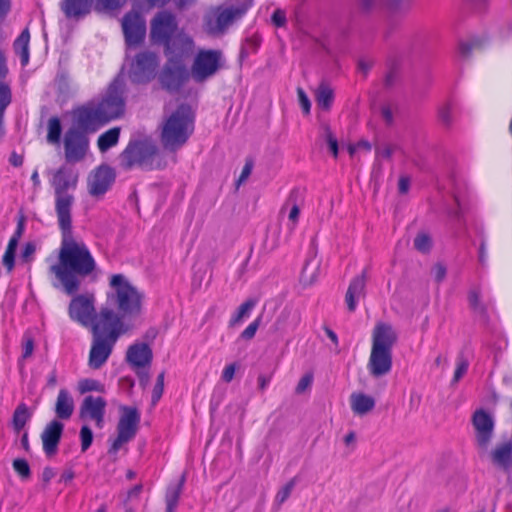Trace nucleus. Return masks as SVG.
Instances as JSON below:
<instances>
[{"instance_id":"nucleus-1","label":"nucleus","mask_w":512,"mask_h":512,"mask_svg":"<svg viewBox=\"0 0 512 512\" xmlns=\"http://www.w3.org/2000/svg\"><path fill=\"white\" fill-rule=\"evenodd\" d=\"M61 230V245L58 262L51 267L58 284L67 295H75L82 280L96 269V262L87 245L72 234V220L58 222Z\"/></svg>"},{"instance_id":"nucleus-2","label":"nucleus","mask_w":512,"mask_h":512,"mask_svg":"<svg viewBox=\"0 0 512 512\" xmlns=\"http://www.w3.org/2000/svg\"><path fill=\"white\" fill-rule=\"evenodd\" d=\"M195 110L180 98H171L164 104L161 121L157 127L164 151L175 154L184 147L195 130Z\"/></svg>"},{"instance_id":"nucleus-3","label":"nucleus","mask_w":512,"mask_h":512,"mask_svg":"<svg viewBox=\"0 0 512 512\" xmlns=\"http://www.w3.org/2000/svg\"><path fill=\"white\" fill-rule=\"evenodd\" d=\"M144 294L131 284L123 274H113L109 280V290L106 293V306L98 315L108 313L118 319L121 329L128 330L126 319L138 317L142 311Z\"/></svg>"},{"instance_id":"nucleus-4","label":"nucleus","mask_w":512,"mask_h":512,"mask_svg":"<svg viewBox=\"0 0 512 512\" xmlns=\"http://www.w3.org/2000/svg\"><path fill=\"white\" fill-rule=\"evenodd\" d=\"M119 163L124 170L139 167L142 170L152 171L164 169L167 166L164 155L155 140L142 132H135L131 136L127 146L119 155Z\"/></svg>"},{"instance_id":"nucleus-5","label":"nucleus","mask_w":512,"mask_h":512,"mask_svg":"<svg viewBox=\"0 0 512 512\" xmlns=\"http://www.w3.org/2000/svg\"><path fill=\"white\" fill-rule=\"evenodd\" d=\"M91 332L93 339L88 365L92 369H100L110 357L116 341L126 332V329H121L118 319L104 313L96 316Z\"/></svg>"},{"instance_id":"nucleus-6","label":"nucleus","mask_w":512,"mask_h":512,"mask_svg":"<svg viewBox=\"0 0 512 512\" xmlns=\"http://www.w3.org/2000/svg\"><path fill=\"white\" fill-rule=\"evenodd\" d=\"M125 98H102L98 104H87L74 110V122L80 131L94 133L125 112Z\"/></svg>"},{"instance_id":"nucleus-7","label":"nucleus","mask_w":512,"mask_h":512,"mask_svg":"<svg viewBox=\"0 0 512 512\" xmlns=\"http://www.w3.org/2000/svg\"><path fill=\"white\" fill-rule=\"evenodd\" d=\"M397 340L393 328L386 323H378L372 333V349L367 368L375 377L388 374L392 369V348Z\"/></svg>"},{"instance_id":"nucleus-8","label":"nucleus","mask_w":512,"mask_h":512,"mask_svg":"<svg viewBox=\"0 0 512 512\" xmlns=\"http://www.w3.org/2000/svg\"><path fill=\"white\" fill-rule=\"evenodd\" d=\"M78 179V172L68 166H61L53 174L51 185L55 193V211L58 222L72 220L71 209L75 200L72 192L77 187Z\"/></svg>"},{"instance_id":"nucleus-9","label":"nucleus","mask_w":512,"mask_h":512,"mask_svg":"<svg viewBox=\"0 0 512 512\" xmlns=\"http://www.w3.org/2000/svg\"><path fill=\"white\" fill-rule=\"evenodd\" d=\"M253 0H229L217 8L214 17L206 20L207 30L211 34L224 33L235 21L241 19L252 6Z\"/></svg>"},{"instance_id":"nucleus-10","label":"nucleus","mask_w":512,"mask_h":512,"mask_svg":"<svg viewBox=\"0 0 512 512\" xmlns=\"http://www.w3.org/2000/svg\"><path fill=\"white\" fill-rule=\"evenodd\" d=\"M190 77L191 71L188 70L182 59L168 58L158 75V80L168 93H176L188 82Z\"/></svg>"},{"instance_id":"nucleus-11","label":"nucleus","mask_w":512,"mask_h":512,"mask_svg":"<svg viewBox=\"0 0 512 512\" xmlns=\"http://www.w3.org/2000/svg\"><path fill=\"white\" fill-rule=\"evenodd\" d=\"M224 66L220 50H200L191 67V77L198 83L214 76Z\"/></svg>"},{"instance_id":"nucleus-12","label":"nucleus","mask_w":512,"mask_h":512,"mask_svg":"<svg viewBox=\"0 0 512 512\" xmlns=\"http://www.w3.org/2000/svg\"><path fill=\"white\" fill-rule=\"evenodd\" d=\"M120 410L117 437L110 447V453H116L123 444L131 441L136 436L140 423V413L136 407L121 406Z\"/></svg>"},{"instance_id":"nucleus-13","label":"nucleus","mask_w":512,"mask_h":512,"mask_svg":"<svg viewBox=\"0 0 512 512\" xmlns=\"http://www.w3.org/2000/svg\"><path fill=\"white\" fill-rule=\"evenodd\" d=\"M158 67V55L151 51H142L132 61L129 77L134 83H148L155 78Z\"/></svg>"},{"instance_id":"nucleus-14","label":"nucleus","mask_w":512,"mask_h":512,"mask_svg":"<svg viewBox=\"0 0 512 512\" xmlns=\"http://www.w3.org/2000/svg\"><path fill=\"white\" fill-rule=\"evenodd\" d=\"M63 145L66 162L78 163L88 152L89 138L83 131L72 127L65 132Z\"/></svg>"},{"instance_id":"nucleus-15","label":"nucleus","mask_w":512,"mask_h":512,"mask_svg":"<svg viewBox=\"0 0 512 512\" xmlns=\"http://www.w3.org/2000/svg\"><path fill=\"white\" fill-rule=\"evenodd\" d=\"M70 318L83 326H93L98 313L95 312V296L86 293L74 296L68 307Z\"/></svg>"},{"instance_id":"nucleus-16","label":"nucleus","mask_w":512,"mask_h":512,"mask_svg":"<svg viewBox=\"0 0 512 512\" xmlns=\"http://www.w3.org/2000/svg\"><path fill=\"white\" fill-rule=\"evenodd\" d=\"M176 17L169 11H160L151 20L150 40L154 44L164 45L177 30Z\"/></svg>"},{"instance_id":"nucleus-17","label":"nucleus","mask_w":512,"mask_h":512,"mask_svg":"<svg viewBox=\"0 0 512 512\" xmlns=\"http://www.w3.org/2000/svg\"><path fill=\"white\" fill-rule=\"evenodd\" d=\"M122 29L128 46L140 45L146 35V21L138 12H128L122 19Z\"/></svg>"},{"instance_id":"nucleus-18","label":"nucleus","mask_w":512,"mask_h":512,"mask_svg":"<svg viewBox=\"0 0 512 512\" xmlns=\"http://www.w3.org/2000/svg\"><path fill=\"white\" fill-rule=\"evenodd\" d=\"M116 174L108 165H100L94 169L88 178V192L91 196L102 197L115 182Z\"/></svg>"},{"instance_id":"nucleus-19","label":"nucleus","mask_w":512,"mask_h":512,"mask_svg":"<svg viewBox=\"0 0 512 512\" xmlns=\"http://www.w3.org/2000/svg\"><path fill=\"white\" fill-rule=\"evenodd\" d=\"M106 405V400L103 397L88 395L83 399L80 405L79 417L84 421H94L98 428H102L104 425Z\"/></svg>"},{"instance_id":"nucleus-20","label":"nucleus","mask_w":512,"mask_h":512,"mask_svg":"<svg viewBox=\"0 0 512 512\" xmlns=\"http://www.w3.org/2000/svg\"><path fill=\"white\" fill-rule=\"evenodd\" d=\"M64 424L57 419L49 422L41 433L43 450L47 457L57 454L58 445L63 434Z\"/></svg>"},{"instance_id":"nucleus-21","label":"nucleus","mask_w":512,"mask_h":512,"mask_svg":"<svg viewBox=\"0 0 512 512\" xmlns=\"http://www.w3.org/2000/svg\"><path fill=\"white\" fill-rule=\"evenodd\" d=\"M472 423L476 430V439L481 447H486L489 443L493 429L494 421L490 414L485 410H476L472 416Z\"/></svg>"},{"instance_id":"nucleus-22","label":"nucleus","mask_w":512,"mask_h":512,"mask_svg":"<svg viewBox=\"0 0 512 512\" xmlns=\"http://www.w3.org/2000/svg\"><path fill=\"white\" fill-rule=\"evenodd\" d=\"M164 52L168 58L182 59L188 57L193 51V40L185 35L178 34L164 44Z\"/></svg>"},{"instance_id":"nucleus-23","label":"nucleus","mask_w":512,"mask_h":512,"mask_svg":"<svg viewBox=\"0 0 512 512\" xmlns=\"http://www.w3.org/2000/svg\"><path fill=\"white\" fill-rule=\"evenodd\" d=\"M366 280V269H364L360 275L355 276L351 280L345 295V303L349 312H354L356 310L358 300L361 297H364Z\"/></svg>"},{"instance_id":"nucleus-24","label":"nucleus","mask_w":512,"mask_h":512,"mask_svg":"<svg viewBox=\"0 0 512 512\" xmlns=\"http://www.w3.org/2000/svg\"><path fill=\"white\" fill-rule=\"evenodd\" d=\"M152 358V350L146 343H134L129 346L126 353L127 362L134 368L150 366Z\"/></svg>"},{"instance_id":"nucleus-25","label":"nucleus","mask_w":512,"mask_h":512,"mask_svg":"<svg viewBox=\"0 0 512 512\" xmlns=\"http://www.w3.org/2000/svg\"><path fill=\"white\" fill-rule=\"evenodd\" d=\"M93 0H63L61 10L68 19L79 20L91 11Z\"/></svg>"},{"instance_id":"nucleus-26","label":"nucleus","mask_w":512,"mask_h":512,"mask_svg":"<svg viewBox=\"0 0 512 512\" xmlns=\"http://www.w3.org/2000/svg\"><path fill=\"white\" fill-rule=\"evenodd\" d=\"M74 411V401L69 391L66 389H61L58 393L56 404H55V413L59 419L67 420L69 419Z\"/></svg>"},{"instance_id":"nucleus-27","label":"nucleus","mask_w":512,"mask_h":512,"mask_svg":"<svg viewBox=\"0 0 512 512\" xmlns=\"http://www.w3.org/2000/svg\"><path fill=\"white\" fill-rule=\"evenodd\" d=\"M351 409L357 415H365L375 407L372 396L364 393H353L350 397Z\"/></svg>"},{"instance_id":"nucleus-28","label":"nucleus","mask_w":512,"mask_h":512,"mask_svg":"<svg viewBox=\"0 0 512 512\" xmlns=\"http://www.w3.org/2000/svg\"><path fill=\"white\" fill-rule=\"evenodd\" d=\"M468 303L470 309L483 319L488 318V305L481 300V289L478 286L468 291Z\"/></svg>"},{"instance_id":"nucleus-29","label":"nucleus","mask_w":512,"mask_h":512,"mask_svg":"<svg viewBox=\"0 0 512 512\" xmlns=\"http://www.w3.org/2000/svg\"><path fill=\"white\" fill-rule=\"evenodd\" d=\"M29 42L30 32L29 28L26 27L13 44L14 52L20 57V62L23 66L29 63Z\"/></svg>"},{"instance_id":"nucleus-30","label":"nucleus","mask_w":512,"mask_h":512,"mask_svg":"<svg viewBox=\"0 0 512 512\" xmlns=\"http://www.w3.org/2000/svg\"><path fill=\"white\" fill-rule=\"evenodd\" d=\"M121 128L113 127L103 132L97 139V146L100 152H106L116 146L120 139Z\"/></svg>"},{"instance_id":"nucleus-31","label":"nucleus","mask_w":512,"mask_h":512,"mask_svg":"<svg viewBox=\"0 0 512 512\" xmlns=\"http://www.w3.org/2000/svg\"><path fill=\"white\" fill-rule=\"evenodd\" d=\"M185 483V475H182L177 484L170 486L165 495L166 512H175Z\"/></svg>"},{"instance_id":"nucleus-32","label":"nucleus","mask_w":512,"mask_h":512,"mask_svg":"<svg viewBox=\"0 0 512 512\" xmlns=\"http://www.w3.org/2000/svg\"><path fill=\"white\" fill-rule=\"evenodd\" d=\"M493 462L501 467H508L512 461V444L498 446L492 453Z\"/></svg>"},{"instance_id":"nucleus-33","label":"nucleus","mask_w":512,"mask_h":512,"mask_svg":"<svg viewBox=\"0 0 512 512\" xmlns=\"http://www.w3.org/2000/svg\"><path fill=\"white\" fill-rule=\"evenodd\" d=\"M401 81V68L398 63L390 65L383 79V86L387 92L392 91Z\"/></svg>"},{"instance_id":"nucleus-34","label":"nucleus","mask_w":512,"mask_h":512,"mask_svg":"<svg viewBox=\"0 0 512 512\" xmlns=\"http://www.w3.org/2000/svg\"><path fill=\"white\" fill-rule=\"evenodd\" d=\"M257 301L255 299H247L245 302H243L235 312V314L231 317L229 320V326L234 327L237 324L241 323L242 320L246 317H248L251 313V311L256 306Z\"/></svg>"},{"instance_id":"nucleus-35","label":"nucleus","mask_w":512,"mask_h":512,"mask_svg":"<svg viewBox=\"0 0 512 512\" xmlns=\"http://www.w3.org/2000/svg\"><path fill=\"white\" fill-rule=\"evenodd\" d=\"M483 47V41L480 38H471L467 41H461L459 44V53L462 58L468 59L474 50Z\"/></svg>"},{"instance_id":"nucleus-36","label":"nucleus","mask_w":512,"mask_h":512,"mask_svg":"<svg viewBox=\"0 0 512 512\" xmlns=\"http://www.w3.org/2000/svg\"><path fill=\"white\" fill-rule=\"evenodd\" d=\"M61 123L57 117H52L48 122L47 140L49 143L58 144L61 138Z\"/></svg>"},{"instance_id":"nucleus-37","label":"nucleus","mask_w":512,"mask_h":512,"mask_svg":"<svg viewBox=\"0 0 512 512\" xmlns=\"http://www.w3.org/2000/svg\"><path fill=\"white\" fill-rule=\"evenodd\" d=\"M7 73L8 69L6 66V60L3 53L0 52V96L11 95L10 85L7 81H5Z\"/></svg>"},{"instance_id":"nucleus-38","label":"nucleus","mask_w":512,"mask_h":512,"mask_svg":"<svg viewBox=\"0 0 512 512\" xmlns=\"http://www.w3.org/2000/svg\"><path fill=\"white\" fill-rule=\"evenodd\" d=\"M78 390L81 394L91 391L103 392L104 386L98 380L86 378L79 381Z\"/></svg>"},{"instance_id":"nucleus-39","label":"nucleus","mask_w":512,"mask_h":512,"mask_svg":"<svg viewBox=\"0 0 512 512\" xmlns=\"http://www.w3.org/2000/svg\"><path fill=\"white\" fill-rule=\"evenodd\" d=\"M127 0H96V10L113 11L123 7Z\"/></svg>"},{"instance_id":"nucleus-40","label":"nucleus","mask_w":512,"mask_h":512,"mask_svg":"<svg viewBox=\"0 0 512 512\" xmlns=\"http://www.w3.org/2000/svg\"><path fill=\"white\" fill-rule=\"evenodd\" d=\"M125 91V79L118 75L109 85L106 96H121Z\"/></svg>"},{"instance_id":"nucleus-41","label":"nucleus","mask_w":512,"mask_h":512,"mask_svg":"<svg viewBox=\"0 0 512 512\" xmlns=\"http://www.w3.org/2000/svg\"><path fill=\"white\" fill-rule=\"evenodd\" d=\"M296 485V478H292L289 482L285 484L276 494L275 501L281 505L283 504L290 496L292 490Z\"/></svg>"},{"instance_id":"nucleus-42","label":"nucleus","mask_w":512,"mask_h":512,"mask_svg":"<svg viewBox=\"0 0 512 512\" xmlns=\"http://www.w3.org/2000/svg\"><path fill=\"white\" fill-rule=\"evenodd\" d=\"M164 378H165V372L162 371L156 379V383L152 390V398L151 402L153 405L157 404L158 401L161 399L164 391Z\"/></svg>"},{"instance_id":"nucleus-43","label":"nucleus","mask_w":512,"mask_h":512,"mask_svg":"<svg viewBox=\"0 0 512 512\" xmlns=\"http://www.w3.org/2000/svg\"><path fill=\"white\" fill-rule=\"evenodd\" d=\"M55 83L59 94L64 95L75 92V90L71 87L68 75L65 73L59 74L55 80Z\"/></svg>"},{"instance_id":"nucleus-44","label":"nucleus","mask_w":512,"mask_h":512,"mask_svg":"<svg viewBox=\"0 0 512 512\" xmlns=\"http://www.w3.org/2000/svg\"><path fill=\"white\" fill-rule=\"evenodd\" d=\"M28 419V412H27V409L26 407L24 406H19L16 411L14 412V416H13V424H14V427L17 431H20L26 421Z\"/></svg>"},{"instance_id":"nucleus-45","label":"nucleus","mask_w":512,"mask_h":512,"mask_svg":"<svg viewBox=\"0 0 512 512\" xmlns=\"http://www.w3.org/2000/svg\"><path fill=\"white\" fill-rule=\"evenodd\" d=\"M299 196V190L298 189H293L290 194H289V197L287 199V203H292V208L289 212V219L293 222H296L298 217H299V213H300V209L297 205V198Z\"/></svg>"},{"instance_id":"nucleus-46","label":"nucleus","mask_w":512,"mask_h":512,"mask_svg":"<svg viewBox=\"0 0 512 512\" xmlns=\"http://www.w3.org/2000/svg\"><path fill=\"white\" fill-rule=\"evenodd\" d=\"M469 363L463 355L457 357V365L452 379L453 383H457L467 372Z\"/></svg>"},{"instance_id":"nucleus-47","label":"nucleus","mask_w":512,"mask_h":512,"mask_svg":"<svg viewBox=\"0 0 512 512\" xmlns=\"http://www.w3.org/2000/svg\"><path fill=\"white\" fill-rule=\"evenodd\" d=\"M325 140L334 158L338 157V140L328 125L324 126Z\"/></svg>"},{"instance_id":"nucleus-48","label":"nucleus","mask_w":512,"mask_h":512,"mask_svg":"<svg viewBox=\"0 0 512 512\" xmlns=\"http://www.w3.org/2000/svg\"><path fill=\"white\" fill-rule=\"evenodd\" d=\"M431 238L425 234H418L416 238L414 239V247L422 253H426L431 248Z\"/></svg>"},{"instance_id":"nucleus-49","label":"nucleus","mask_w":512,"mask_h":512,"mask_svg":"<svg viewBox=\"0 0 512 512\" xmlns=\"http://www.w3.org/2000/svg\"><path fill=\"white\" fill-rule=\"evenodd\" d=\"M379 6V0H357V7L361 14L369 15Z\"/></svg>"},{"instance_id":"nucleus-50","label":"nucleus","mask_w":512,"mask_h":512,"mask_svg":"<svg viewBox=\"0 0 512 512\" xmlns=\"http://www.w3.org/2000/svg\"><path fill=\"white\" fill-rule=\"evenodd\" d=\"M80 439H81V450L85 452L93 442V432L87 426L83 425L80 430Z\"/></svg>"},{"instance_id":"nucleus-51","label":"nucleus","mask_w":512,"mask_h":512,"mask_svg":"<svg viewBox=\"0 0 512 512\" xmlns=\"http://www.w3.org/2000/svg\"><path fill=\"white\" fill-rule=\"evenodd\" d=\"M13 468L24 479L29 478L30 476V466L25 459H15L13 461Z\"/></svg>"},{"instance_id":"nucleus-52","label":"nucleus","mask_w":512,"mask_h":512,"mask_svg":"<svg viewBox=\"0 0 512 512\" xmlns=\"http://www.w3.org/2000/svg\"><path fill=\"white\" fill-rule=\"evenodd\" d=\"M261 324V316H258L253 322H251L241 333L240 337L244 340H251L254 338L259 326Z\"/></svg>"},{"instance_id":"nucleus-53","label":"nucleus","mask_w":512,"mask_h":512,"mask_svg":"<svg viewBox=\"0 0 512 512\" xmlns=\"http://www.w3.org/2000/svg\"><path fill=\"white\" fill-rule=\"evenodd\" d=\"M253 166H254L253 160L251 158H247L245 161V164L243 166L242 172L237 180L238 186L247 180V178L250 176V174L252 172Z\"/></svg>"},{"instance_id":"nucleus-54","label":"nucleus","mask_w":512,"mask_h":512,"mask_svg":"<svg viewBox=\"0 0 512 512\" xmlns=\"http://www.w3.org/2000/svg\"><path fill=\"white\" fill-rule=\"evenodd\" d=\"M432 274L437 283H441L447 274L446 266L442 263H436L432 268Z\"/></svg>"},{"instance_id":"nucleus-55","label":"nucleus","mask_w":512,"mask_h":512,"mask_svg":"<svg viewBox=\"0 0 512 512\" xmlns=\"http://www.w3.org/2000/svg\"><path fill=\"white\" fill-rule=\"evenodd\" d=\"M439 118L445 125L451 124L452 108L450 104H445L439 109Z\"/></svg>"},{"instance_id":"nucleus-56","label":"nucleus","mask_w":512,"mask_h":512,"mask_svg":"<svg viewBox=\"0 0 512 512\" xmlns=\"http://www.w3.org/2000/svg\"><path fill=\"white\" fill-rule=\"evenodd\" d=\"M333 94H334V89L332 88L330 83H328L326 81H322L318 85L317 89L315 90V96L326 97V96H333Z\"/></svg>"},{"instance_id":"nucleus-57","label":"nucleus","mask_w":512,"mask_h":512,"mask_svg":"<svg viewBox=\"0 0 512 512\" xmlns=\"http://www.w3.org/2000/svg\"><path fill=\"white\" fill-rule=\"evenodd\" d=\"M271 19L276 27H283L286 24V14L281 9H276L272 14Z\"/></svg>"},{"instance_id":"nucleus-58","label":"nucleus","mask_w":512,"mask_h":512,"mask_svg":"<svg viewBox=\"0 0 512 512\" xmlns=\"http://www.w3.org/2000/svg\"><path fill=\"white\" fill-rule=\"evenodd\" d=\"M2 262L7 271L11 272L15 264V252L6 250Z\"/></svg>"},{"instance_id":"nucleus-59","label":"nucleus","mask_w":512,"mask_h":512,"mask_svg":"<svg viewBox=\"0 0 512 512\" xmlns=\"http://www.w3.org/2000/svg\"><path fill=\"white\" fill-rule=\"evenodd\" d=\"M11 98H0V139L4 136L3 116Z\"/></svg>"},{"instance_id":"nucleus-60","label":"nucleus","mask_w":512,"mask_h":512,"mask_svg":"<svg viewBox=\"0 0 512 512\" xmlns=\"http://www.w3.org/2000/svg\"><path fill=\"white\" fill-rule=\"evenodd\" d=\"M236 371V364L232 363L227 365L222 372V380L229 383L233 380Z\"/></svg>"},{"instance_id":"nucleus-61","label":"nucleus","mask_w":512,"mask_h":512,"mask_svg":"<svg viewBox=\"0 0 512 512\" xmlns=\"http://www.w3.org/2000/svg\"><path fill=\"white\" fill-rule=\"evenodd\" d=\"M396 148H397L396 146H392V145H385L382 148H376V156L390 159Z\"/></svg>"},{"instance_id":"nucleus-62","label":"nucleus","mask_w":512,"mask_h":512,"mask_svg":"<svg viewBox=\"0 0 512 512\" xmlns=\"http://www.w3.org/2000/svg\"><path fill=\"white\" fill-rule=\"evenodd\" d=\"M311 382H312V377L310 375H305L303 376L297 386H296V393L298 394H301L303 393L307 387H309L311 385Z\"/></svg>"},{"instance_id":"nucleus-63","label":"nucleus","mask_w":512,"mask_h":512,"mask_svg":"<svg viewBox=\"0 0 512 512\" xmlns=\"http://www.w3.org/2000/svg\"><path fill=\"white\" fill-rule=\"evenodd\" d=\"M381 115L387 124H391L393 122V110L390 105H384L381 108Z\"/></svg>"},{"instance_id":"nucleus-64","label":"nucleus","mask_w":512,"mask_h":512,"mask_svg":"<svg viewBox=\"0 0 512 512\" xmlns=\"http://www.w3.org/2000/svg\"><path fill=\"white\" fill-rule=\"evenodd\" d=\"M11 0H0V21H2L10 12Z\"/></svg>"}]
</instances>
